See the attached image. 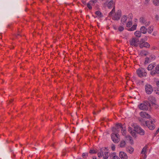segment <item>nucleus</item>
<instances>
[{
  "label": "nucleus",
  "mask_w": 159,
  "mask_h": 159,
  "mask_svg": "<svg viewBox=\"0 0 159 159\" xmlns=\"http://www.w3.org/2000/svg\"><path fill=\"white\" fill-rule=\"evenodd\" d=\"M150 61V60L148 58V57L146 58L145 61V64H147L148 63H149Z\"/></svg>",
  "instance_id": "41"
},
{
  "label": "nucleus",
  "mask_w": 159,
  "mask_h": 159,
  "mask_svg": "<svg viewBox=\"0 0 159 159\" xmlns=\"http://www.w3.org/2000/svg\"><path fill=\"white\" fill-rule=\"evenodd\" d=\"M89 153L91 154H95L97 152L94 149L90 150L89 152Z\"/></svg>",
  "instance_id": "38"
},
{
  "label": "nucleus",
  "mask_w": 159,
  "mask_h": 159,
  "mask_svg": "<svg viewBox=\"0 0 159 159\" xmlns=\"http://www.w3.org/2000/svg\"><path fill=\"white\" fill-rule=\"evenodd\" d=\"M121 16L120 11H117L113 17V19L115 20H118L120 19Z\"/></svg>",
  "instance_id": "11"
},
{
  "label": "nucleus",
  "mask_w": 159,
  "mask_h": 159,
  "mask_svg": "<svg viewBox=\"0 0 159 159\" xmlns=\"http://www.w3.org/2000/svg\"><path fill=\"white\" fill-rule=\"evenodd\" d=\"M116 128L119 130V129H121L122 127L121 124H116Z\"/></svg>",
  "instance_id": "33"
},
{
  "label": "nucleus",
  "mask_w": 159,
  "mask_h": 159,
  "mask_svg": "<svg viewBox=\"0 0 159 159\" xmlns=\"http://www.w3.org/2000/svg\"><path fill=\"white\" fill-rule=\"evenodd\" d=\"M148 52L145 50H142L140 52V54L141 56H146L148 55Z\"/></svg>",
  "instance_id": "20"
},
{
  "label": "nucleus",
  "mask_w": 159,
  "mask_h": 159,
  "mask_svg": "<svg viewBox=\"0 0 159 159\" xmlns=\"http://www.w3.org/2000/svg\"><path fill=\"white\" fill-rule=\"evenodd\" d=\"M109 153L108 152H105L103 154V157L104 159H107L109 155Z\"/></svg>",
  "instance_id": "22"
},
{
  "label": "nucleus",
  "mask_w": 159,
  "mask_h": 159,
  "mask_svg": "<svg viewBox=\"0 0 159 159\" xmlns=\"http://www.w3.org/2000/svg\"><path fill=\"white\" fill-rule=\"evenodd\" d=\"M88 155V153L87 152L83 153L82 154V157L83 158H86Z\"/></svg>",
  "instance_id": "36"
},
{
  "label": "nucleus",
  "mask_w": 159,
  "mask_h": 159,
  "mask_svg": "<svg viewBox=\"0 0 159 159\" xmlns=\"http://www.w3.org/2000/svg\"><path fill=\"white\" fill-rule=\"evenodd\" d=\"M153 30V28L150 26L148 29V33L151 34Z\"/></svg>",
  "instance_id": "31"
},
{
  "label": "nucleus",
  "mask_w": 159,
  "mask_h": 159,
  "mask_svg": "<svg viewBox=\"0 0 159 159\" xmlns=\"http://www.w3.org/2000/svg\"><path fill=\"white\" fill-rule=\"evenodd\" d=\"M145 88L146 93L148 94H151L153 90V88L149 84H146L145 85Z\"/></svg>",
  "instance_id": "5"
},
{
  "label": "nucleus",
  "mask_w": 159,
  "mask_h": 159,
  "mask_svg": "<svg viewBox=\"0 0 159 159\" xmlns=\"http://www.w3.org/2000/svg\"><path fill=\"white\" fill-rule=\"evenodd\" d=\"M126 151L130 153H133L134 151V148L131 147L129 146L126 148Z\"/></svg>",
  "instance_id": "19"
},
{
  "label": "nucleus",
  "mask_w": 159,
  "mask_h": 159,
  "mask_svg": "<svg viewBox=\"0 0 159 159\" xmlns=\"http://www.w3.org/2000/svg\"><path fill=\"white\" fill-rule=\"evenodd\" d=\"M95 13L99 17H101L102 16L101 12L99 11H96Z\"/></svg>",
  "instance_id": "27"
},
{
  "label": "nucleus",
  "mask_w": 159,
  "mask_h": 159,
  "mask_svg": "<svg viewBox=\"0 0 159 159\" xmlns=\"http://www.w3.org/2000/svg\"><path fill=\"white\" fill-rule=\"evenodd\" d=\"M17 35H20V34H18Z\"/></svg>",
  "instance_id": "53"
},
{
  "label": "nucleus",
  "mask_w": 159,
  "mask_h": 159,
  "mask_svg": "<svg viewBox=\"0 0 159 159\" xmlns=\"http://www.w3.org/2000/svg\"><path fill=\"white\" fill-rule=\"evenodd\" d=\"M153 48L154 49H155V48Z\"/></svg>",
  "instance_id": "55"
},
{
  "label": "nucleus",
  "mask_w": 159,
  "mask_h": 159,
  "mask_svg": "<svg viewBox=\"0 0 159 159\" xmlns=\"http://www.w3.org/2000/svg\"><path fill=\"white\" fill-rule=\"evenodd\" d=\"M13 100L12 99H11L10 100L9 102H12Z\"/></svg>",
  "instance_id": "50"
},
{
  "label": "nucleus",
  "mask_w": 159,
  "mask_h": 159,
  "mask_svg": "<svg viewBox=\"0 0 159 159\" xmlns=\"http://www.w3.org/2000/svg\"><path fill=\"white\" fill-rule=\"evenodd\" d=\"M134 34L136 37H140L141 35V32L139 31H137L135 32Z\"/></svg>",
  "instance_id": "25"
},
{
  "label": "nucleus",
  "mask_w": 159,
  "mask_h": 159,
  "mask_svg": "<svg viewBox=\"0 0 159 159\" xmlns=\"http://www.w3.org/2000/svg\"><path fill=\"white\" fill-rule=\"evenodd\" d=\"M137 74L140 77L146 76L147 73L144 69L141 68H139L137 71Z\"/></svg>",
  "instance_id": "4"
},
{
  "label": "nucleus",
  "mask_w": 159,
  "mask_h": 159,
  "mask_svg": "<svg viewBox=\"0 0 159 159\" xmlns=\"http://www.w3.org/2000/svg\"><path fill=\"white\" fill-rule=\"evenodd\" d=\"M124 30V28L121 26H120L118 28V30L120 31H122Z\"/></svg>",
  "instance_id": "42"
},
{
  "label": "nucleus",
  "mask_w": 159,
  "mask_h": 159,
  "mask_svg": "<svg viewBox=\"0 0 159 159\" xmlns=\"http://www.w3.org/2000/svg\"><path fill=\"white\" fill-rule=\"evenodd\" d=\"M155 92L156 94L159 95V89L155 90Z\"/></svg>",
  "instance_id": "43"
},
{
  "label": "nucleus",
  "mask_w": 159,
  "mask_h": 159,
  "mask_svg": "<svg viewBox=\"0 0 159 159\" xmlns=\"http://www.w3.org/2000/svg\"><path fill=\"white\" fill-rule=\"evenodd\" d=\"M92 159H96V157H93Z\"/></svg>",
  "instance_id": "51"
},
{
  "label": "nucleus",
  "mask_w": 159,
  "mask_h": 159,
  "mask_svg": "<svg viewBox=\"0 0 159 159\" xmlns=\"http://www.w3.org/2000/svg\"><path fill=\"white\" fill-rule=\"evenodd\" d=\"M156 65L155 63H152L148 65L147 68V69L149 70H151Z\"/></svg>",
  "instance_id": "16"
},
{
  "label": "nucleus",
  "mask_w": 159,
  "mask_h": 159,
  "mask_svg": "<svg viewBox=\"0 0 159 159\" xmlns=\"http://www.w3.org/2000/svg\"><path fill=\"white\" fill-rule=\"evenodd\" d=\"M156 84L157 86L159 87V81H157Z\"/></svg>",
  "instance_id": "45"
},
{
  "label": "nucleus",
  "mask_w": 159,
  "mask_h": 159,
  "mask_svg": "<svg viewBox=\"0 0 159 159\" xmlns=\"http://www.w3.org/2000/svg\"><path fill=\"white\" fill-rule=\"evenodd\" d=\"M128 78V77H126V79H127V80Z\"/></svg>",
  "instance_id": "54"
},
{
  "label": "nucleus",
  "mask_w": 159,
  "mask_h": 159,
  "mask_svg": "<svg viewBox=\"0 0 159 159\" xmlns=\"http://www.w3.org/2000/svg\"><path fill=\"white\" fill-rule=\"evenodd\" d=\"M113 5L114 1L113 0H111L108 3L107 7L109 8H111Z\"/></svg>",
  "instance_id": "24"
},
{
  "label": "nucleus",
  "mask_w": 159,
  "mask_h": 159,
  "mask_svg": "<svg viewBox=\"0 0 159 159\" xmlns=\"http://www.w3.org/2000/svg\"><path fill=\"white\" fill-rule=\"evenodd\" d=\"M140 32L143 34H145L147 32V29L144 26H142L141 27Z\"/></svg>",
  "instance_id": "18"
},
{
  "label": "nucleus",
  "mask_w": 159,
  "mask_h": 159,
  "mask_svg": "<svg viewBox=\"0 0 159 159\" xmlns=\"http://www.w3.org/2000/svg\"><path fill=\"white\" fill-rule=\"evenodd\" d=\"M139 40L138 39L134 38L130 41V44L131 45L137 47L139 44Z\"/></svg>",
  "instance_id": "6"
},
{
  "label": "nucleus",
  "mask_w": 159,
  "mask_h": 159,
  "mask_svg": "<svg viewBox=\"0 0 159 159\" xmlns=\"http://www.w3.org/2000/svg\"><path fill=\"white\" fill-rule=\"evenodd\" d=\"M125 138H126L127 140H129L130 141L131 143H132V142L133 141V140L132 139L131 137L129 135H127L125 136Z\"/></svg>",
  "instance_id": "29"
},
{
  "label": "nucleus",
  "mask_w": 159,
  "mask_h": 159,
  "mask_svg": "<svg viewBox=\"0 0 159 159\" xmlns=\"http://www.w3.org/2000/svg\"><path fill=\"white\" fill-rule=\"evenodd\" d=\"M87 7L89 8V9L90 10H91L92 9V6H91L92 5L91 3H90L89 2V3H88L87 4Z\"/></svg>",
  "instance_id": "39"
},
{
  "label": "nucleus",
  "mask_w": 159,
  "mask_h": 159,
  "mask_svg": "<svg viewBox=\"0 0 159 159\" xmlns=\"http://www.w3.org/2000/svg\"><path fill=\"white\" fill-rule=\"evenodd\" d=\"M128 129L130 133L133 137H136V132H137L136 131L134 130V128L132 127H129L128 128Z\"/></svg>",
  "instance_id": "9"
},
{
  "label": "nucleus",
  "mask_w": 159,
  "mask_h": 159,
  "mask_svg": "<svg viewBox=\"0 0 159 159\" xmlns=\"http://www.w3.org/2000/svg\"><path fill=\"white\" fill-rule=\"evenodd\" d=\"M139 21L141 23H142L144 24L146 26H148L150 24L149 22H146L145 18L143 17H140L139 19Z\"/></svg>",
  "instance_id": "14"
},
{
  "label": "nucleus",
  "mask_w": 159,
  "mask_h": 159,
  "mask_svg": "<svg viewBox=\"0 0 159 159\" xmlns=\"http://www.w3.org/2000/svg\"><path fill=\"white\" fill-rule=\"evenodd\" d=\"M97 2V0H90L89 2L91 4L93 5V4H94V3H96Z\"/></svg>",
  "instance_id": "34"
},
{
  "label": "nucleus",
  "mask_w": 159,
  "mask_h": 159,
  "mask_svg": "<svg viewBox=\"0 0 159 159\" xmlns=\"http://www.w3.org/2000/svg\"><path fill=\"white\" fill-rule=\"evenodd\" d=\"M149 1V0H145V1L147 2H148Z\"/></svg>",
  "instance_id": "49"
},
{
  "label": "nucleus",
  "mask_w": 159,
  "mask_h": 159,
  "mask_svg": "<svg viewBox=\"0 0 159 159\" xmlns=\"http://www.w3.org/2000/svg\"><path fill=\"white\" fill-rule=\"evenodd\" d=\"M111 149L112 150L114 151L115 149V147L114 145H112L111 146Z\"/></svg>",
  "instance_id": "44"
},
{
  "label": "nucleus",
  "mask_w": 159,
  "mask_h": 159,
  "mask_svg": "<svg viewBox=\"0 0 159 159\" xmlns=\"http://www.w3.org/2000/svg\"><path fill=\"white\" fill-rule=\"evenodd\" d=\"M147 157V155L146 154H144V157L143 158V159H145Z\"/></svg>",
  "instance_id": "48"
},
{
  "label": "nucleus",
  "mask_w": 159,
  "mask_h": 159,
  "mask_svg": "<svg viewBox=\"0 0 159 159\" xmlns=\"http://www.w3.org/2000/svg\"><path fill=\"white\" fill-rule=\"evenodd\" d=\"M121 132L122 133L123 135H125L126 134V130L125 129V128L124 129L123 127H122L121 128Z\"/></svg>",
  "instance_id": "37"
},
{
  "label": "nucleus",
  "mask_w": 159,
  "mask_h": 159,
  "mask_svg": "<svg viewBox=\"0 0 159 159\" xmlns=\"http://www.w3.org/2000/svg\"><path fill=\"white\" fill-rule=\"evenodd\" d=\"M146 124L147 127L150 129H153L155 127V125L152 122V121H147L145 122Z\"/></svg>",
  "instance_id": "7"
},
{
  "label": "nucleus",
  "mask_w": 159,
  "mask_h": 159,
  "mask_svg": "<svg viewBox=\"0 0 159 159\" xmlns=\"http://www.w3.org/2000/svg\"><path fill=\"white\" fill-rule=\"evenodd\" d=\"M147 146H145L143 147L141 152L142 154H146V152H147Z\"/></svg>",
  "instance_id": "23"
},
{
  "label": "nucleus",
  "mask_w": 159,
  "mask_h": 159,
  "mask_svg": "<svg viewBox=\"0 0 159 159\" xmlns=\"http://www.w3.org/2000/svg\"><path fill=\"white\" fill-rule=\"evenodd\" d=\"M132 126L134 128V130L136 131L138 134L141 135H143L144 134V131L140 127L137 125L136 124H134Z\"/></svg>",
  "instance_id": "2"
},
{
  "label": "nucleus",
  "mask_w": 159,
  "mask_h": 159,
  "mask_svg": "<svg viewBox=\"0 0 159 159\" xmlns=\"http://www.w3.org/2000/svg\"><path fill=\"white\" fill-rule=\"evenodd\" d=\"M112 131L113 133V134H117V133L119 131V130L117 128L113 127L112 129Z\"/></svg>",
  "instance_id": "26"
},
{
  "label": "nucleus",
  "mask_w": 159,
  "mask_h": 159,
  "mask_svg": "<svg viewBox=\"0 0 159 159\" xmlns=\"http://www.w3.org/2000/svg\"><path fill=\"white\" fill-rule=\"evenodd\" d=\"M140 115L143 118H149L150 116L146 112L144 111H142L140 113Z\"/></svg>",
  "instance_id": "12"
},
{
  "label": "nucleus",
  "mask_w": 159,
  "mask_h": 159,
  "mask_svg": "<svg viewBox=\"0 0 159 159\" xmlns=\"http://www.w3.org/2000/svg\"><path fill=\"white\" fill-rule=\"evenodd\" d=\"M119 155L121 159H128V156L127 154L124 152H120Z\"/></svg>",
  "instance_id": "13"
},
{
  "label": "nucleus",
  "mask_w": 159,
  "mask_h": 159,
  "mask_svg": "<svg viewBox=\"0 0 159 159\" xmlns=\"http://www.w3.org/2000/svg\"><path fill=\"white\" fill-rule=\"evenodd\" d=\"M132 25V22L131 21H128L126 24V26L127 27H130Z\"/></svg>",
  "instance_id": "35"
},
{
  "label": "nucleus",
  "mask_w": 159,
  "mask_h": 159,
  "mask_svg": "<svg viewBox=\"0 0 159 159\" xmlns=\"http://www.w3.org/2000/svg\"><path fill=\"white\" fill-rule=\"evenodd\" d=\"M153 98L152 101H150V102H146L139 105H138L139 108L141 110H147L149 107H151V104L150 103L152 104V106L156 105L155 103V98Z\"/></svg>",
  "instance_id": "1"
},
{
  "label": "nucleus",
  "mask_w": 159,
  "mask_h": 159,
  "mask_svg": "<svg viewBox=\"0 0 159 159\" xmlns=\"http://www.w3.org/2000/svg\"><path fill=\"white\" fill-rule=\"evenodd\" d=\"M110 157L111 159H120L116 155V153H111L110 155Z\"/></svg>",
  "instance_id": "17"
},
{
  "label": "nucleus",
  "mask_w": 159,
  "mask_h": 159,
  "mask_svg": "<svg viewBox=\"0 0 159 159\" xmlns=\"http://www.w3.org/2000/svg\"><path fill=\"white\" fill-rule=\"evenodd\" d=\"M159 73V65H157L155 68V70H152L150 72V74L153 75Z\"/></svg>",
  "instance_id": "10"
},
{
  "label": "nucleus",
  "mask_w": 159,
  "mask_h": 159,
  "mask_svg": "<svg viewBox=\"0 0 159 159\" xmlns=\"http://www.w3.org/2000/svg\"><path fill=\"white\" fill-rule=\"evenodd\" d=\"M154 4L156 6H158L159 5V0H153Z\"/></svg>",
  "instance_id": "32"
},
{
  "label": "nucleus",
  "mask_w": 159,
  "mask_h": 159,
  "mask_svg": "<svg viewBox=\"0 0 159 159\" xmlns=\"http://www.w3.org/2000/svg\"><path fill=\"white\" fill-rule=\"evenodd\" d=\"M159 132V128H158V129L157 130L156 132V133H155V134H158V132Z\"/></svg>",
  "instance_id": "47"
},
{
  "label": "nucleus",
  "mask_w": 159,
  "mask_h": 159,
  "mask_svg": "<svg viewBox=\"0 0 159 159\" xmlns=\"http://www.w3.org/2000/svg\"><path fill=\"white\" fill-rule=\"evenodd\" d=\"M129 17L131 18V19H132V17H133V16H132V14H129Z\"/></svg>",
  "instance_id": "46"
},
{
  "label": "nucleus",
  "mask_w": 159,
  "mask_h": 159,
  "mask_svg": "<svg viewBox=\"0 0 159 159\" xmlns=\"http://www.w3.org/2000/svg\"><path fill=\"white\" fill-rule=\"evenodd\" d=\"M136 25H133L131 28L129 29L128 30L131 31H134L136 29Z\"/></svg>",
  "instance_id": "28"
},
{
  "label": "nucleus",
  "mask_w": 159,
  "mask_h": 159,
  "mask_svg": "<svg viewBox=\"0 0 159 159\" xmlns=\"http://www.w3.org/2000/svg\"><path fill=\"white\" fill-rule=\"evenodd\" d=\"M93 114H96V113L95 112H93Z\"/></svg>",
  "instance_id": "52"
},
{
  "label": "nucleus",
  "mask_w": 159,
  "mask_h": 159,
  "mask_svg": "<svg viewBox=\"0 0 159 159\" xmlns=\"http://www.w3.org/2000/svg\"><path fill=\"white\" fill-rule=\"evenodd\" d=\"M139 44V47L141 48L144 47L149 48L150 47V44L148 42L144 41L143 39H141Z\"/></svg>",
  "instance_id": "3"
},
{
  "label": "nucleus",
  "mask_w": 159,
  "mask_h": 159,
  "mask_svg": "<svg viewBox=\"0 0 159 159\" xmlns=\"http://www.w3.org/2000/svg\"><path fill=\"white\" fill-rule=\"evenodd\" d=\"M118 134H111V139L112 141L115 143L119 142V138L117 135Z\"/></svg>",
  "instance_id": "8"
},
{
  "label": "nucleus",
  "mask_w": 159,
  "mask_h": 159,
  "mask_svg": "<svg viewBox=\"0 0 159 159\" xmlns=\"http://www.w3.org/2000/svg\"><path fill=\"white\" fill-rule=\"evenodd\" d=\"M126 144L125 142L124 141H121L120 143V146L121 147H123L125 146Z\"/></svg>",
  "instance_id": "30"
},
{
  "label": "nucleus",
  "mask_w": 159,
  "mask_h": 159,
  "mask_svg": "<svg viewBox=\"0 0 159 159\" xmlns=\"http://www.w3.org/2000/svg\"><path fill=\"white\" fill-rule=\"evenodd\" d=\"M115 8L113 7V8L112 11L111 12H110V13H109V16H111L112 15V14L114 12H115Z\"/></svg>",
  "instance_id": "40"
},
{
  "label": "nucleus",
  "mask_w": 159,
  "mask_h": 159,
  "mask_svg": "<svg viewBox=\"0 0 159 159\" xmlns=\"http://www.w3.org/2000/svg\"><path fill=\"white\" fill-rule=\"evenodd\" d=\"M106 149H103L102 148H101L99 150V152L98 153V157H101L103 155V153L104 152V151H105V150Z\"/></svg>",
  "instance_id": "15"
},
{
  "label": "nucleus",
  "mask_w": 159,
  "mask_h": 159,
  "mask_svg": "<svg viewBox=\"0 0 159 159\" xmlns=\"http://www.w3.org/2000/svg\"><path fill=\"white\" fill-rule=\"evenodd\" d=\"M127 19V16H123L121 19V21L122 24H124Z\"/></svg>",
  "instance_id": "21"
}]
</instances>
